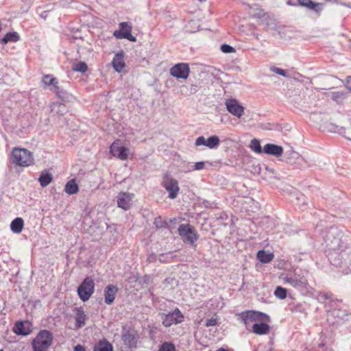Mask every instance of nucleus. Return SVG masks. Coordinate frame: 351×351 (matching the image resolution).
I'll use <instances>...</instances> for the list:
<instances>
[{"label":"nucleus","instance_id":"a18cd8bd","mask_svg":"<svg viewBox=\"0 0 351 351\" xmlns=\"http://www.w3.org/2000/svg\"><path fill=\"white\" fill-rule=\"evenodd\" d=\"M251 14H252L254 16H256V17H257V18H261V17H263V15H264V12H263V10H259V12H258V13H252V12H251Z\"/></svg>","mask_w":351,"mask_h":351},{"label":"nucleus","instance_id":"c85d7f7f","mask_svg":"<svg viewBox=\"0 0 351 351\" xmlns=\"http://www.w3.org/2000/svg\"><path fill=\"white\" fill-rule=\"evenodd\" d=\"M20 40L19 34L16 32H11L7 33L0 40V43L2 45H6L9 42L16 43Z\"/></svg>","mask_w":351,"mask_h":351},{"label":"nucleus","instance_id":"58836bf2","mask_svg":"<svg viewBox=\"0 0 351 351\" xmlns=\"http://www.w3.org/2000/svg\"><path fill=\"white\" fill-rule=\"evenodd\" d=\"M221 51L224 53H230L235 52V49L233 47L228 44H223L220 47Z\"/></svg>","mask_w":351,"mask_h":351},{"label":"nucleus","instance_id":"ddd939ff","mask_svg":"<svg viewBox=\"0 0 351 351\" xmlns=\"http://www.w3.org/2000/svg\"><path fill=\"white\" fill-rule=\"evenodd\" d=\"M110 152L113 156L125 160L128 158V149L121 145L120 141H115L110 147Z\"/></svg>","mask_w":351,"mask_h":351},{"label":"nucleus","instance_id":"de8ad7c7","mask_svg":"<svg viewBox=\"0 0 351 351\" xmlns=\"http://www.w3.org/2000/svg\"><path fill=\"white\" fill-rule=\"evenodd\" d=\"M346 129L343 127H341L339 128V130L337 131L340 134H343L345 133Z\"/></svg>","mask_w":351,"mask_h":351},{"label":"nucleus","instance_id":"2f4dec72","mask_svg":"<svg viewBox=\"0 0 351 351\" xmlns=\"http://www.w3.org/2000/svg\"><path fill=\"white\" fill-rule=\"evenodd\" d=\"M79 190L78 185L76 184L75 180H71L65 185L64 191L69 195L76 193Z\"/></svg>","mask_w":351,"mask_h":351},{"label":"nucleus","instance_id":"39448f33","mask_svg":"<svg viewBox=\"0 0 351 351\" xmlns=\"http://www.w3.org/2000/svg\"><path fill=\"white\" fill-rule=\"evenodd\" d=\"M12 162L21 167H27L32 164L34 158L32 153L26 149L15 147L12 152Z\"/></svg>","mask_w":351,"mask_h":351},{"label":"nucleus","instance_id":"f03ea898","mask_svg":"<svg viewBox=\"0 0 351 351\" xmlns=\"http://www.w3.org/2000/svg\"><path fill=\"white\" fill-rule=\"evenodd\" d=\"M239 319L241 320V322L245 326V328L250 331L252 329V324L257 323L258 322L263 321H270V317L268 315L256 311H245L241 312L239 315Z\"/></svg>","mask_w":351,"mask_h":351},{"label":"nucleus","instance_id":"412c9836","mask_svg":"<svg viewBox=\"0 0 351 351\" xmlns=\"http://www.w3.org/2000/svg\"><path fill=\"white\" fill-rule=\"evenodd\" d=\"M348 316L346 310L335 308L328 313V320H329L330 317H334L337 319L335 322L338 324L340 321L346 319Z\"/></svg>","mask_w":351,"mask_h":351},{"label":"nucleus","instance_id":"473e14b6","mask_svg":"<svg viewBox=\"0 0 351 351\" xmlns=\"http://www.w3.org/2000/svg\"><path fill=\"white\" fill-rule=\"evenodd\" d=\"M52 180L53 177L51 174L49 173H42L38 178V181L43 187H45L49 185L51 182Z\"/></svg>","mask_w":351,"mask_h":351},{"label":"nucleus","instance_id":"a211bd4d","mask_svg":"<svg viewBox=\"0 0 351 351\" xmlns=\"http://www.w3.org/2000/svg\"><path fill=\"white\" fill-rule=\"evenodd\" d=\"M118 292V288L113 285H108L104 290V301L107 304L113 303Z\"/></svg>","mask_w":351,"mask_h":351},{"label":"nucleus","instance_id":"20e7f679","mask_svg":"<svg viewBox=\"0 0 351 351\" xmlns=\"http://www.w3.org/2000/svg\"><path fill=\"white\" fill-rule=\"evenodd\" d=\"M53 338L50 331L40 330L32 341L33 351H47L52 343Z\"/></svg>","mask_w":351,"mask_h":351},{"label":"nucleus","instance_id":"423d86ee","mask_svg":"<svg viewBox=\"0 0 351 351\" xmlns=\"http://www.w3.org/2000/svg\"><path fill=\"white\" fill-rule=\"evenodd\" d=\"M95 282L90 277H86L77 288V295L83 302L88 301L94 293Z\"/></svg>","mask_w":351,"mask_h":351},{"label":"nucleus","instance_id":"3c124183","mask_svg":"<svg viewBox=\"0 0 351 351\" xmlns=\"http://www.w3.org/2000/svg\"><path fill=\"white\" fill-rule=\"evenodd\" d=\"M287 3H288L289 5H295V3H291V1H289L287 2Z\"/></svg>","mask_w":351,"mask_h":351},{"label":"nucleus","instance_id":"e433bc0d","mask_svg":"<svg viewBox=\"0 0 351 351\" xmlns=\"http://www.w3.org/2000/svg\"><path fill=\"white\" fill-rule=\"evenodd\" d=\"M345 97V93L343 92L337 91L331 93V99L337 103H341Z\"/></svg>","mask_w":351,"mask_h":351},{"label":"nucleus","instance_id":"9b49d317","mask_svg":"<svg viewBox=\"0 0 351 351\" xmlns=\"http://www.w3.org/2000/svg\"><path fill=\"white\" fill-rule=\"evenodd\" d=\"M132 26L128 22L119 23V29L114 32L113 35L118 39H128L132 42H136V38L132 35Z\"/></svg>","mask_w":351,"mask_h":351},{"label":"nucleus","instance_id":"8fccbe9b","mask_svg":"<svg viewBox=\"0 0 351 351\" xmlns=\"http://www.w3.org/2000/svg\"><path fill=\"white\" fill-rule=\"evenodd\" d=\"M291 154L293 155V157H295V156H298V153L295 152H291Z\"/></svg>","mask_w":351,"mask_h":351},{"label":"nucleus","instance_id":"c756f323","mask_svg":"<svg viewBox=\"0 0 351 351\" xmlns=\"http://www.w3.org/2000/svg\"><path fill=\"white\" fill-rule=\"evenodd\" d=\"M23 226V219L21 217H16L11 222L10 228L13 232L19 234L22 232Z\"/></svg>","mask_w":351,"mask_h":351},{"label":"nucleus","instance_id":"5701e85b","mask_svg":"<svg viewBox=\"0 0 351 351\" xmlns=\"http://www.w3.org/2000/svg\"><path fill=\"white\" fill-rule=\"evenodd\" d=\"M298 5L307 8L310 10L319 13L322 10V4L319 3L313 2L312 0H298Z\"/></svg>","mask_w":351,"mask_h":351},{"label":"nucleus","instance_id":"603ef678","mask_svg":"<svg viewBox=\"0 0 351 351\" xmlns=\"http://www.w3.org/2000/svg\"><path fill=\"white\" fill-rule=\"evenodd\" d=\"M301 198L302 199V200H304V199H305V198H306V197H305V196L302 195V196H301ZM303 204H306L304 202H303Z\"/></svg>","mask_w":351,"mask_h":351},{"label":"nucleus","instance_id":"6e6d98bb","mask_svg":"<svg viewBox=\"0 0 351 351\" xmlns=\"http://www.w3.org/2000/svg\"><path fill=\"white\" fill-rule=\"evenodd\" d=\"M0 351H3V349H0Z\"/></svg>","mask_w":351,"mask_h":351},{"label":"nucleus","instance_id":"a878e982","mask_svg":"<svg viewBox=\"0 0 351 351\" xmlns=\"http://www.w3.org/2000/svg\"><path fill=\"white\" fill-rule=\"evenodd\" d=\"M93 351H113V346L107 339H102L95 345Z\"/></svg>","mask_w":351,"mask_h":351},{"label":"nucleus","instance_id":"4d7b16f0","mask_svg":"<svg viewBox=\"0 0 351 351\" xmlns=\"http://www.w3.org/2000/svg\"><path fill=\"white\" fill-rule=\"evenodd\" d=\"M253 351H256V350H253Z\"/></svg>","mask_w":351,"mask_h":351},{"label":"nucleus","instance_id":"a19ab883","mask_svg":"<svg viewBox=\"0 0 351 351\" xmlns=\"http://www.w3.org/2000/svg\"><path fill=\"white\" fill-rule=\"evenodd\" d=\"M217 324V319L215 317H211L210 319H207L206 320L205 325L206 326H215Z\"/></svg>","mask_w":351,"mask_h":351},{"label":"nucleus","instance_id":"49530a36","mask_svg":"<svg viewBox=\"0 0 351 351\" xmlns=\"http://www.w3.org/2000/svg\"><path fill=\"white\" fill-rule=\"evenodd\" d=\"M197 90V86L196 85H191V91L192 93H195Z\"/></svg>","mask_w":351,"mask_h":351},{"label":"nucleus","instance_id":"0eeeda50","mask_svg":"<svg viewBox=\"0 0 351 351\" xmlns=\"http://www.w3.org/2000/svg\"><path fill=\"white\" fill-rule=\"evenodd\" d=\"M178 233L184 243L193 244L198 238L195 228L190 224H181L178 227Z\"/></svg>","mask_w":351,"mask_h":351},{"label":"nucleus","instance_id":"f8f14e48","mask_svg":"<svg viewBox=\"0 0 351 351\" xmlns=\"http://www.w3.org/2000/svg\"><path fill=\"white\" fill-rule=\"evenodd\" d=\"M169 73L171 75L177 79L186 80L189 75V66L187 63H178L170 69Z\"/></svg>","mask_w":351,"mask_h":351},{"label":"nucleus","instance_id":"7c9ffc66","mask_svg":"<svg viewBox=\"0 0 351 351\" xmlns=\"http://www.w3.org/2000/svg\"><path fill=\"white\" fill-rule=\"evenodd\" d=\"M41 82L46 86L56 87L58 84V80L56 77H53L51 75H45L41 80Z\"/></svg>","mask_w":351,"mask_h":351},{"label":"nucleus","instance_id":"4468645a","mask_svg":"<svg viewBox=\"0 0 351 351\" xmlns=\"http://www.w3.org/2000/svg\"><path fill=\"white\" fill-rule=\"evenodd\" d=\"M32 331V324L28 321H17L13 326V332L18 335L27 336Z\"/></svg>","mask_w":351,"mask_h":351},{"label":"nucleus","instance_id":"6ab92c4d","mask_svg":"<svg viewBox=\"0 0 351 351\" xmlns=\"http://www.w3.org/2000/svg\"><path fill=\"white\" fill-rule=\"evenodd\" d=\"M263 151L267 155L279 157L283 154V147L278 145L267 143L263 147Z\"/></svg>","mask_w":351,"mask_h":351},{"label":"nucleus","instance_id":"f3484780","mask_svg":"<svg viewBox=\"0 0 351 351\" xmlns=\"http://www.w3.org/2000/svg\"><path fill=\"white\" fill-rule=\"evenodd\" d=\"M50 90L54 93L58 98L64 102H72L75 99V97L73 95L69 93L58 85L56 86V87H51Z\"/></svg>","mask_w":351,"mask_h":351},{"label":"nucleus","instance_id":"b1692460","mask_svg":"<svg viewBox=\"0 0 351 351\" xmlns=\"http://www.w3.org/2000/svg\"><path fill=\"white\" fill-rule=\"evenodd\" d=\"M121 339L124 343L130 348L136 346V340L134 335L131 332L130 330H125V328L121 334Z\"/></svg>","mask_w":351,"mask_h":351},{"label":"nucleus","instance_id":"4be33fe9","mask_svg":"<svg viewBox=\"0 0 351 351\" xmlns=\"http://www.w3.org/2000/svg\"><path fill=\"white\" fill-rule=\"evenodd\" d=\"M270 326L268 324L265 322L254 323L252 326L251 332L256 335H263L269 333Z\"/></svg>","mask_w":351,"mask_h":351},{"label":"nucleus","instance_id":"9d476101","mask_svg":"<svg viewBox=\"0 0 351 351\" xmlns=\"http://www.w3.org/2000/svg\"><path fill=\"white\" fill-rule=\"evenodd\" d=\"M184 321V315L181 311L176 308L172 312H170L162 316V324L165 327H170L173 324H178Z\"/></svg>","mask_w":351,"mask_h":351},{"label":"nucleus","instance_id":"aec40b11","mask_svg":"<svg viewBox=\"0 0 351 351\" xmlns=\"http://www.w3.org/2000/svg\"><path fill=\"white\" fill-rule=\"evenodd\" d=\"M74 312L75 313V328L77 329L82 328L86 324L87 316L84 313L82 307L75 308Z\"/></svg>","mask_w":351,"mask_h":351},{"label":"nucleus","instance_id":"2eb2a0df","mask_svg":"<svg viewBox=\"0 0 351 351\" xmlns=\"http://www.w3.org/2000/svg\"><path fill=\"white\" fill-rule=\"evenodd\" d=\"M220 143L219 138L217 136L213 135L206 139L203 136L197 137L195 140V145L200 146L204 145L209 149L217 148Z\"/></svg>","mask_w":351,"mask_h":351},{"label":"nucleus","instance_id":"cd10ccee","mask_svg":"<svg viewBox=\"0 0 351 351\" xmlns=\"http://www.w3.org/2000/svg\"><path fill=\"white\" fill-rule=\"evenodd\" d=\"M51 112L58 115H64L67 112V108L65 104L60 102H54L51 105Z\"/></svg>","mask_w":351,"mask_h":351},{"label":"nucleus","instance_id":"1a4fd4ad","mask_svg":"<svg viewBox=\"0 0 351 351\" xmlns=\"http://www.w3.org/2000/svg\"><path fill=\"white\" fill-rule=\"evenodd\" d=\"M227 111L233 116L241 118L244 114L245 108L235 98H228L224 103Z\"/></svg>","mask_w":351,"mask_h":351},{"label":"nucleus","instance_id":"72a5a7b5","mask_svg":"<svg viewBox=\"0 0 351 351\" xmlns=\"http://www.w3.org/2000/svg\"><path fill=\"white\" fill-rule=\"evenodd\" d=\"M250 147L257 154L264 153L263 148L261 147L260 141L256 138H254L251 141Z\"/></svg>","mask_w":351,"mask_h":351},{"label":"nucleus","instance_id":"c03bdc74","mask_svg":"<svg viewBox=\"0 0 351 351\" xmlns=\"http://www.w3.org/2000/svg\"><path fill=\"white\" fill-rule=\"evenodd\" d=\"M73 351H86V349H85L84 346H83L80 344H77V346H75L74 347Z\"/></svg>","mask_w":351,"mask_h":351},{"label":"nucleus","instance_id":"f704fd0d","mask_svg":"<svg viewBox=\"0 0 351 351\" xmlns=\"http://www.w3.org/2000/svg\"><path fill=\"white\" fill-rule=\"evenodd\" d=\"M72 69L75 71L84 73L88 70V66L84 62H78L73 64Z\"/></svg>","mask_w":351,"mask_h":351},{"label":"nucleus","instance_id":"09e8293b","mask_svg":"<svg viewBox=\"0 0 351 351\" xmlns=\"http://www.w3.org/2000/svg\"><path fill=\"white\" fill-rule=\"evenodd\" d=\"M155 259V255H150L149 257H148V261L149 262H152Z\"/></svg>","mask_w":351,"mask_h":351},{"label":"nucleus","instance_id":"79ce46f5","mask_svg":"<svg viewBox=\"0 0 351 351\" xmlns=\"http://www.w3.org/2000/svg\"><path fill=\"white\" fill-rule=\"evenodd\" d=\"M274 73H276V74L278 75H280L281 76H283V77H286L287 76V72L285 70L282 69H280V68H278V67H274L272 69H271Z\"/></svg>","mask_w":351,"mask_h":351},{"label":"nucleus","instance_id":"f257e3e1","mask_svg":"<svg viewBox=\"0 0 351 351\" xmlns=\"http://www.w3.org/2000/svg\"><path fill=\"white\" fill-rule=\"evenodd\" d=\"M325 241L331 248L342 252L351 246V233L343 228L331 226L325 235Z\"/></svg>","mask_w":351,"mask_h":351},{"label":"nucleus","instance_id":"37998d69","mask_svg":"<svg viewBox=\"0 0 351 351\" xmlns=\"http://www.w3.org/2000/svg\"><path fill=\"white\" fill-rule=\"evenodd\" d=\"M205 162H197L194 165V170H201L204 168Z\"/></svg>","mask_w":351,"mask_h":351},{"label":"nucleus","instance_id":"4c0bfd02","mask_svg":"<svg viewBox=\"0 0 351 351\" xmlns=\"http://www.w3.org/2000/svg\"><path fill=\"white\" fill-rule=\"evenodd\" d=\"M158 351H176V347L171 342H165L159 347Z\"/></svg>","mask_w":351,"mask_h":351},{"label":"nucleus","instance_id":"c9c22d12","mask_svg":"<svg viewBox=\"0 0 351 351\" xmlns=\"http://www.w3.org/2000/svg\"><path fill=\"white\" fill-rule=\"evenodd\" d=\"M274 295L280 300L285 299L287 295V291L285 288L278 286L274 291Z\"/></svg>","mask_w":351,"mask_h":351},{"label":"nucleus","instance_id":"ea45409f","mask_svg":"<svg viewBox=\"0 0 351 351\" xmlns=\"http://www.w3.org/2000/svg\"><path fill=\"white\" fill-rule=\"evenodd\" d=\"M154 224L157 228L165 227L167 225L166 222L162 221L160 217L155 219Z\"/></svg>","mask_w":351,"mask_h":351},{"label":"nucleus","instance_id":"5fc2aeb1","mask_svg":"<svg viewBox=\"0 0 351 351\" xmlns=\"http://www.w3.org/2000/svg\"><path fill=\"white\" fill-rule=\"evenodd\" d=\"M287 162H289V161L288 160V159H286L285 160Z\"/></svg>","mask_w":351,"mask_h":351},{"label":"nucleus","instance_id":"6e6552de","mask_svg":"<svg viewBox=\"0 0 351 351\" xmlns=\"http://www.w3.org/2000/svg\"><path fill=\"white\" fill-rule=\"evenodd\" d=\"M162 185L168 192V197L170 199H174L178 197L180 191V187L178 182L175 178H173L168 174H166L163 177Z\"/></svg>","mask_w":351,"mask_h":351},{"label":"nucleus","instance_id":"393cba45","mask_svg":"<svg viewBox=\"0 0 351 351\" xmlns=\"http://www.w3.org/2000/svg\"><path fill=\"white\" fill-rule=\"evenodd\" d=\"M112 64L116 71L121 72L125 66L123 53H117L113 58Z\"/></svg>","mask_w":351,"mask_h":351},{"label":"nucleus","instance_id":"7ed1b4c3","mask_svg":"<svg viewBox=\"0 0 351 351\" xmlns=\"http://www.w3.org/2000/svg\"><path fill=\"white\" fill-rule=\"evenodd\" d=\"M283 280L285 283L289 284L300 291L306 289L308 285L304 272L301 269H295L293 274L286 275L283 278Z\"/></svg>","mask_w":351,"mask_h":351},{"label":"nucleus","instance_id":"bb28decb","mask_svg":"<svg viewBox=\"0 0 351 351\" xmlns=\"http://www.w3.org/2000/svg\"><path fill=\"white\" fill-rule=\"evenodd\" d=\"M274 257L273 253L264 250H259L256 254V258L262 263L271 262Z\"/></svg>","mask_w":351,"mask_h":351},{"label":"nucleus","instance_id":"dca6fc26","mask_svg":"<svg viewBox=\"0 0 351 351\" xmlns=\"http://www.w3.org/2000/svg\"><path fill=\"white\" fill-rule=\"evenodd\" d=\"M133 196V194L128 193L122 192L119 193L117 200L118 207L125 210H129L132 206Z\"/></svg>","mask_w":351,"mask_h":351},{"label":"nucleus","instance_id":"864d4df0","mask_svg":"<svg viewBox=\"0 0 351 351\" xmlns=\"http://www.w3.org/2000/svg\"><path fill=\"white\" fill-rule=\"evenodd\" d=\"M254 35L255 36L256 38L259 39L258 34H254Z\"/></svg>","mask_w":351,"mask_h":351}]
</instances>
